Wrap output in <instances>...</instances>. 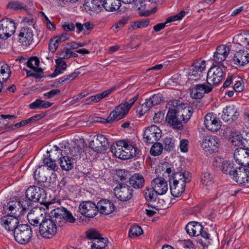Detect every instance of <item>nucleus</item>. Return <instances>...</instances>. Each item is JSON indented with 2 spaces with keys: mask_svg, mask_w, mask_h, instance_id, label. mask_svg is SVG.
Instances as JSON below:
<instances>
[{
  "mask_svg": "<svg viewBox=\"0 0 249 249\" xmlns=\"http://www.w3.org/2000/svg\"><path fill=\"white\" fill-rule=\"evenodd\" d=\"M234 175L233 179L238 184L244 185L249 182V167H240Z\"/></svg>",
  "mask_w": 249,
  "mask_h": 249,
  "instance_id": "obj_21",
  "label": "nucleus"
},
{
  "mask_svg": "<svg viewBox=\"0 0 249 249\" xmlns=\"http://www.w3.org/2000/svg\"><path fill=\"white\" fill-rule=\"evenodd\" d=\"M69 152L70 153V155L73 157H74L77 158H79L81 157V155H82L83 150L82 148L80 147L76 146H74L69 150Z\"/></svg>",
  "mask_w": 249,
  "mask_h": 249,
  "instance_id": "obj_55",
  "label": "nucleus"
},
{
  "mask_svg": "<svg viewBox=\"0 0 249 249\" xmlns=\"http://www.w3.org/2000/svg\"><path fill=\"white\" fill-rule=\"evenodd\" d=\"M224 75L222 68L217 66H213L207 72V83L211 87L216 86L221 82Z\"/></svg>",
  "mask_w": 249,
  "mask_h": 249,
  "instance_id": "obj_9",
  "label": "nucleus"
},
{
  "mask_svg": "<svg viewBox=\"0 0 249 249\" xmlns=\"http://www.w3.org/2000/svg\"><path fill=\"white\" fill-rule=\"evenodd\" d=\"M39 60L36 56L30 57L27 62V67L38 73L42 72L43 70L39 67Z\"/></svg>",
  "mask_w": 249,
  "mask_h": 249,
  "instance_id": "obj_39",
  "label": "nucleus"
},
{
  "mask_svg": "<svg viewBox=\"0 0 249 249\" xmlns=\"http://www.w3.org/2000/svg\"><path fill=\"white\" fill-rule=\"evenodd\" d=\"M96 206L97 212L99 211L101 213L106 215L111 213L115 209V206L112 202L107 199L100 200Z\"/></svg>",
  "mask_w": 249,
  "mask_h": 249,
  "instance_id": "obj_25",
  "label": "nucleus"
},
{
  "mask_svg": "<svg viewBox=\"0 0 249 249\" xmlns=\"http://www.w3.org/2000/svg\"><path fill=\"white\" fill-rule=\"evenodd\" d=\"M222 170L224 173L232 176L233 178L234 174L238 171V168L235 167L232 163L226 162L224 163Z\"/></svg>",
  "mask_w": 249,
  "mask_h": 249,
  "instance_id": "obj_41",
  "label": "nucleus"
},
{
  "mask_svg": "<svg viewBox=\"0 0 249 249\" xmlns=\"http://www.w3.org/2000/svg\"><path fill=\"white\" fill-rule=\"evenodd\" d=\"M129 109L123 103L116 107L112 111L109 116V122H113L115 120H119L124 118L128 113Z\"/></svg>",
  "mask_w": 249,
  "mask_h": 249,
  "instance_id": "obj_22",
  "label": "nucleus"
},
{
  "mask_svg": "<svg viewBox=\"0 0 249 249\" xmlns=\"http://www.w3.org/2000/svg\"><path fill=\"white\" fill-rule=\"evenodd\" d=\"M213 166L222 169L224 165V161L223 159L219 156L214 157L213 159Z\"/></svg>",
  "mask_w": 249,
  "mask_h": 249,
  "instance_id": "obj_56",
  "label": "nucleus"
},
{
  "mask_svg": "<svg viewBox=\"0 0 249 249\" xmlns=\"http://www.w3.org/2000/svg\"><path fill=\"white\" fill-rule=\"evenodd\" d=\"M45 219V215L37 208L31 210L27 214V219L30 225L34 226H40V223Z\"/></svg>",
  "mask_w": 249,
  "mask_h": 249,
  "instance_id": "obj_20",
  "label": "nucleus"
},
{
  "mask_svg": "<svg viewBox=\"0 0 249 249\" xmlns=\"http://www.w3.org/2000/svg\"><path fill=\"white\" fill-rule=\"evenodd\" d=\"M114 194L120 200L126 201L132 197V189L127 185L120 184L114 189Z\"/></svg>",
  "mask_w": 249,
  "mask_h": 249,
  "instance_id": "obj_15",
  "label": "nucleus"
},
{
  "mask_svg": "<svg viewBox=\"0 0 249 249\" xmlns=\"http://www.w3.org/2000/svg\"><path fill=\"white\" fill-rule=\"evenodd\" d=\"M245 134H240L238 132H235L232 135V138L231 140V143L232 145L234 146H238L240 147H244L243 142L244 141Z\"/></svg>",
  "mask_w": 249,
  "mask_h": 249,
  "instance_id": "obj_38",
  "label": "nucleus"
},
{
  "mask_svg": "<svg viewBox=\"0 0 249 249\" xmlns=\"http://www.w3.org/2000/svg\"><path fill=\"white\" fill-rule=\"evenodd\" d=\"M230 52V49L225 45L219 46L213 55V61L215 63H220L224 61Z\"/></svg>",
  "mask_w": 249,
  "mask_h": 249,
  "instance_id": "obj_23",
  "label": "nucleus"
},
{
  "mask_svg": "<svg viewBox=\"0 0 249 249\" xmlns=\"http://www.w3.org/2000/svg\"><path fill=\"white\" fill-rule=\"evenodd\" d=\"M95 140L91 141L89 146L93 151L97 152L105 151L109 146L107 138L103 135L97 134L94 136Z\"/></svg>",
  "mask_w": 249,
  "mask_h": 249,
  "instance_id": "obj_12",
  "label": "nucleus"
},
{
  "mask_svg": "<svg viewBox=\"0 0 249 249\" xmlns=\"http://www.w3.org/2000/svg\"><path fill=\"white\" fill-rule=\"evenodd\" d=\"M158 195V193H157L152 188L145 190L144 192L145 198L146 200L149 201L155 200Z\"/></svg>",
  "mask_w": 249,
  "mask_h": 249,
  "instance_id": "obj_44",
  "label": "nucleus"
},
{
  "mask_svg": "<svg viewBox=\"0 0 249 249\" xmlns=\"http://www.w3.org/2000/svg\"><path fill=\"white\" fill-rule=\"evenodd\" d=\"M152 189L158 193V195L165 194L168 190V185L166 180L162 177L154 178L151 181Z\"/></svg>",
  "mask_w": 249,
  "mask_h": 249,
  "instance_id": "obj_19",
  "label": "nucleus"
},
{
  "mask_svg": "<svg viewBox=\"0 0 249 249\" xmlns=\"http://www.w3.org/2000/svg\"><path fill=\"white\" fill-rule=\"evenodd\" d=\"M34 177L35 179L38 182H44L46 181V177L43 175L40 174V171L36 169L34 173Z\"/></svg>",
  "mask_w": 249,
  "mask_h": 249,
  "instance_id": "obj_60",
  "label": "nucleus"
},
{
  "mask_svg": "<svg viewBox=\"0 0 249 249\" xmlns=\"http://www.w3.org/2000/svg\"><path fill=\"white\" fill-rule=\"evenodd\" d=\"M162 98V95L160 93L152 95L150 98L146 99L142 105V109H144V112H146L152 107L160 104Z\"/></svg>",
  "mask_w": 249,
  "mask_h": 249,
  "instance_id": "obj_30",
  "label": "nucleus"
},
{
  "mask_svg": "<svg viewBox=\"0 0 249 249\" xmlns=\"http://www.w3.org/2000/svg\"><path fill=\"white\" fill-rule=\"evenodd\" d=\"M124 3H131L134 2L136 7L138 9L144 8L145 7V3L144 0H122Z\"/></svg>",
  "mask_w": 249,
  "mask_h": 249,
  "instance_id": "obj_52",
  "label": "nucleus"
},
{
  "mask_svg": "<svg viewBox=\"0 0 249 249\" xmlns=\"http://www.w3.org/2000/svg\"><path fill=\"white\" fill-rule=\"evenodd\" d=\"M80 74V72L77 70H75L74 71L69 75H65L61 78L62 82L69 83L74 79L77 76Z\"/></svg>",
  "mask_w": 249,
  "mask_h": 249,
  "instance_id": "obj_47",
  "label": "nucleus"
},
{
  "mask_svg": "<svg viewBox=\"0 0 249 249\" xmlns=\"http://www.w3.org/2000/svg\"><path fill=\"white\" fill-rule=\"evenodd\" d=\"M127 21L128 19L127 18H123L120 19L113 26V30L115 32L119 31L127 23Z\"/></svg>",
  "mask_w": 249,
  "mask_h": 249,
  "instance_id": "obj_54",
  "label": "nucleus"
},
{
  "mask_svg": "<svg viewBox=\"0 0 249 249\" xmlns=\"http://www.w3.org/2000/svg\"><path fill=\"white\" fill-rule=\"evenodd\" d=\"M163 150L162 144L159 142H154V144L150 149V154L153 156L160 155Z\"/></svg>",
  "mask_w": 249,
  "mask_h": 249,
  "instance_id": "obj_45",
  "label": "nucleus"
},
{
  "mask_svg": "<svg viewBox=\"0 0 249 249\" xmlns=\"http://www.w3.org/2000/svg\"><path fill=\"white\" fill-rule=\"evenodd\" d=\"M149 23V20L148 19L138 20L133 24L132 27L133 28H145L148 26Z\"/></svg>",
  "mask_w": 249,
  "mask_h": 249,
  "instance_id": "obj_59",
  "label": "nucleus"
},
{
  "mask_svg": "<svg viewBox=\"0 0 249 249\" xmlns=\"http://www.w3.org/2000/svg\"><path fill=\"white\" fill-rule=\"evenodd\" d=\"M20 207V203L18 201H11L7 203L5 210L10 214L4 216L0 218V224L8 231H15L18 227V217L23 214L25 212V204Z\"/></svg>",
  "mask_w": 249,
  "mask_h": 249,
  "instance_id": "obj_1",
  "label": "nucleus"
},
{
  "mask_svg": "<svg viewBox=\"0 0 249 249\" xmlns=\"http://www.w3.org/2000/svg\"><path fill=\"white\" fill-rule=\"evenodd\" d=\"M233 157L239 165L247 166L249 165V150L244 147H240L234 151Z\"/></svg>",
  "mask_w": 249,
  "mask_h": 249,
  "instance_id": "obj_17",
  "label": "nucleus"
},
{
  "mask_svg": "<svg viewBox=\"0 0 249 249\" xmlns=\"http://www.w3.org/2000/svg\"><path fill=\"white\" fill-rule=\"evenodd\" d=\"M52 104L45 100L39 99L36 100L29 105L30 108L32 109H43L50 107Z\"/></svg>",
  "mask_w": 249,
  "mask_h": 249,
  "instance_id": "obj_37",
  "label": "nucleus"
},
{
  "mask_svg": "<svg viewBox=\"0 0 249 249\" xmlns=\"http://www.w3.org/2000/svg\"><path fill=\"white\" fill-rule=\"evenodd\" d=\"M129 182L134 188L139 189L143 186L144 179L141 174L136 173L130 178Z\"/></svg>",
  "mask_w": 249,
  "mask_h": 249,
  "instance_id": "obj_35",
  "label": "nucleus"
},
{
  "mask_svg": "<svg viewBox=\"0 0 249 249\" xmlns=\"http://www.w3.org/2000/svg\"><path fill=\"white\" fill-rule=\"evenodd\" d=\"M59 44L61 42H64L67 40H68L70 38V34L67 33H63L60 35L56 36L54 37Z\"/></svg>",
  "mask_w": 249,
  "mask_h": 249,
  "instance_id": "obj_63",
  "label": "nucleus"
},
{
  "mask_svg": "<svg viewBox=\"0 0 249 249\" xmlns=\"http://www.w3.org/2000/svg\"><path fill=\"white\" fill-rule=\"evenodd\" d=\"M102 6L107 11H114L121 6L120 0H104Z\"/></svg>",
  "mask_w": 249,
  "mask_h": 249,
  "instance_id": "obj_36",
  "label": "nucleus"
},
{
  "mask_svg": "<svg viewBox=\"0 0 249 249\" xmlns=\"http://www.w3.org/2000/svg\"><path fill=\"white\" fill-rule=\"evenodd\" d=\"M10 67L4 62H3L2 68L0 72V79L6 81L10 77Z\"/></svg>",
  "mask_w": 249,
  "mask_h": 249,
  "instance_id": "obj_43",
  "label": "nucleus"
},
{
  "mask_svg": "<svg viewBox=\"0 0 249 249\" xmlns=\"http://www.w3.org/2000/svg\"><path fill=\"white\" fill-rule=\"evenodd\" d=\"M174 170L172 164L165 162L157 167L155 170V173L162 175L163 177L166 178L169 177L171 173L173 174L174 173H176Z\"/></svg>",
  "mask_w": 249,
  "mask_h": 249,
  "instance_id": "obj_29",
  "label": "nucleus"
},
{
  "mask_svg": "<svg viewBox=\"0 0 249 249\" xmlns=\"http://www.w3.org/2000/svg\"><path fill=\"white\" fill-rule=\"evenodd\" d=\"M107 240L103 237H101L92 242L91 249H103L106 248Z\"/></svg>",
  "mask_w": 249,
  "mask_h": 249,
  "instance_id": "obj_42",
  "label": "nucleus"
},
{
  "mask_svg": "<svg viewBox=\"0 0 249 249\" xmlns=\"http://www.w3.org/2000/svg\"><path fill=\"white\" fill-rule=\"evenodd\" d=\"M239 113L233 105H230L223 108L222 118L225 122L235 121L238 117Z\"/></svg>",
  "mask_w": 249,
  "mask_h": 249,
  "instance_id": "obj_26",
  "label": "nucleus"
},
{
  "mask_svg": "<svg viewBox=\"0 0 249 249\" xmlns=\"http://www.w3.org/2000/svg\"><path fill=\"white\" fill-rule=\"evenodd\" d=\"M56 65V68L55 69L53 73L51 74L52 77H54L57 75L62 73L61 71H64L67 68V64L65 61L62 59H56L55 60Z\"/></svg>",
  "mask_w": 249,
  "mask_h": 249,
  "instance_id": "obj_40",
  "label": "nucleus"
},
{
  "mask_svg": "<svg viewBox=\"0 0 249 249\" xmlns=\"http://www.w3.org/2000/svg\"><path fill=\"white\" fill-rule=\"evenodd\" d=\"M192 69L195 71H199L201 72L205 70L206 63L204 61H198L193 63Z\"/></svg>",
  "mask_w": 249,
  "mask_h": 249,
  "instance_id": "obj_48",
  "label": "nucleus"
},
{
  "mask_svg": "<svg viewBox=\"0 0 249 249\" xmlns=\"http://www.w3.org/2000/svg\"><path fill=\"white\" fill-rule=\"evenodd\" d=\"M69 149V143L66 141H63L60 142L58 146L54 145L53 149L51 150V152L55 155V156H53V159L55 160L59 158L60 156H63L62 152H66Z\"/></svg>",
  "mask_w": 249,
  "mask_h": 249,
  "instance_id": "obj_33",
  "label": "nucleus"
},
{
  "mask_svg": "<svg viewBox=\"0 0 249 249\" xmlns=\"http://www.w3.org/2000/svg\"><path fill=\"white\" fill-rule=\"evenodd\" d=\"M57 228L55 222L53 219L45 218L40 223L39 233L44 238H50L56 233Z\"/></svg>",
  "mask_w": 249,
  "mask_h": 249,
  "instance_id": "obj_7",
  "label": "nucleus"
},
{
  "mask_svg": "<svg viewBox=\"0 0 249 249\" xmlns=\"http://www.w3.org/2000/svg\"><path fill=\"white\" fill-rule=\"evenodd\" d=\"M93 0H86L84 4V8L85 10L89 13L96 12L95 8H94Z\"/></svg>",
  "mask_w": 249,
  "mask_h": 249,
  "instance_id": "obj_57",
  "label": "nucleus"
},
{
  "mask_svg": "<svg viewBox=\"0 0 249 249\" xmlns=\"http://www.w3.org/2000/svg\"><path fill=\"white\" fill-rule=\"evenodd\" d=\"M200 178L201 183L204 191L208 192L214 188L213 178L210 173H203L201 175Z\"/></svg>",
  "mask_w": 249,
  "mask_h": 249,
  "instance_id": "obj_27",
  "label": "nucleus"
},
{
  "mask_svg": "<svg viewBox=\"0 0 249 249\" xmlns=\"http://www.w3.org/2000/svg\"><path fill=\"white\" fill-rule=\"evenodd\" d=\"M236 36L243 45L249 46V32L238 34Z\"/></svg>",
  "mask_w": 249,
  "mask_h": 249,
  "instance_id": "obj_50",
  "label": "nucleus"
},
{
  "mask_svg": "<svg viewBox=\"0 0 249 249\" xmlns=\"http://www.w3.org/2000/svg\"><path fill=\"white\" fill-rule=\"evenodd\" d=\"M59 164L61 168L65 171H70L73 167V159L68 156H60L59 158Z\"/></svg>",
  "mask_w": 249,
  "mask_h": 249,
  "instance_id": "obj_34",
  "label": "nucleus"
},
{
  "mask_svg": "<svg viewBox=\"0 0 249 249\" xmlns=\"http://www.w3.org/2000/svg\"><path fill=\"white\" fill-rule=\"evenodd\" d=\"M185 14V12L184 11H181L178 14L169 17L165 22L156 24L153 27V29L156 32H159L165 27L166 23L180 20L184 16Z\"/></svg>",
  "mask_w": 249,
  "mask_h": 249,
  "instance_id": "obj_32",
  "label": "nucleus"
},
{
  "mask_svg": "<svg viewBox=\"0 0 249 249\" xmlns=\"http://www.w3.org/2000/svg\"><path fill=\"white\" fill-rule=\"evenodd\" d=\"M62 27L66 32H73L75 30V25L72 23L65 22L62 25Z\"/></svg>",
  "mask_w": 249,
  "mask_h": 249,
  "instance_id": "obj_64",
  "label": "nucleus"
},
{
  "mask_svg": "<svg viewBox=\"0 0 249 249\" xmlns=\"http://www.w3.org/2000/svg\"><path fill=\"white\" fill-rule=\"evenodd\" d=\"M16 24L11 19L4 18L0 20V38L6 39L14 34Z\"/></svg>",
  "mask_w": 249,
  "mask_h": 249,
  "instance_id": "obj_10",
  "label": "nucleus"
},
{
  "mask_svg": "<svg viewBox=\"0 0 249 249\" xmlns=\"http://www.w3.org/2000/svg\"><path fill=\"white\" fill-rule=\"evenodd\" d=\"M220 141L216 136L206 137L201 143V147L205 152L212 153L217 151L220 145Z\"/></svg>",
  "mask_w": 249,
  "mask_h": 249,
  "instance_id": "obj_13",
  "label": "nucleus"
},
{
  "mask_svg": "<svg viewBox=\"0 0 249 249\" xmlns=\"http://www.w3.org/2000/svg\"><path fill=\"white\" fill-rule=\"evenodd\" d=\"M33 40V32L28 27L21 28L18 35V41L22 45L28 46L31 45Z\"/></svg>",
  "mask_w": 249,
  "mask_h": 249,
  "instance_id": "obj_18",
  "label": "nucleus"
},
{
  "mask_svg": "<svg viewBox=\"0 0 249 249\" xmlns=\"http://www.w3.org/2000/svg\"><path fill=\"white\" fill-rule=\"evenodd\" d=\"M233 61L237 65L245 66L249 63V53L247 51H239L235 54Z\"/></svg>",
  "mask_w": 249,
  "mask_h": 249,
  "instance_id": "obj_31",
  "label": "nucleus"
},
{
  "mask_svg": "<svg viewBox=\"0 0 249 249\" xmlns=\"http://www.w3.org/2000/svg\"><path fill=\"white\" fill-rule=\"evenodd\" d=\"M58 44V42L54 38L51 39L49 44V51L52 52H54L56 50Z\"/></svg>",
  "mask_w": 249,
  "mask_h": 249,
  "instance_id": "obj_61",
  "label": "nucleus"
},
{
  "mask_svg": "<svg viewBox=\"0 0 249 249\" xmlns=\"http://www.w3.org/2000/svg\"><path fill=\"white\" fill-rule=\"evenodd\" d=\"M193 113V108L189 106L183 107L177 106L176 107L169 109L166 116V121L174 128L178 130L183 128L182 123L187 122Z\"/></svg>",
  "mask_w": 249,
  "mask_h": 249,
  "instance_id": "obj_2",
  "label": "nucleus"
},
{
  "mask_svg": "<svg viewBox=\"0 0 249 249\" xmlns=\"http://www.w3.org/2000/svg\"><path fill=\"white\" fill-rule=\"evenodd\" d=\"M165 149L167 151H170L175 147L174 139L170 137H166L164 140Z\"/></svg>",
  "mask_w": 249,
  "mask_h": 249,
  "instance_id": "obj_51",
  "label": "nucleus"
},
{
  "mask_svg": "<svg viewBox=\"0 0 249 249\" xmlns=\"http://www.w3.org/2000/svg\"><path fill=\"white\" fill-rule=\"evenodd\" d=\"M189 142L186 139L180 141L179 149L181 152L185 153L188 151Z\"/></svg>",
  "mask_w": 249,
  "mask_h": 249,
  "instance_id": "obj_62",
  "label": "nucleus"
},
{
  "mask_svg": "<svg viewBox=\"0 0 249 249\" xmlns=\"http://www.w3.org/2000/svg\"><path fill=\"white\" fill-rule=\"evenodd\" d=\"M79 212L88 217H93L97 214L96 205L89 201H83L80 203L78 208Z\"/></svg>",
  "mask_w": 249,
  "mask_h": 249,
  "instance_id": "obj_16",
  "label": "nucleus"
},
{
  "mask_svg": "<svg viewBox=\"0 0 249 249\" xmlns=\"http://www.w3.org/2000/svg\"><path fill=\"white\" fill-rule=\"evenodd\" d=\"M142 233V229L138 226H133L129 230V236L131 238H134L139 236Z\"/></svg>",
  "mask_w": 249,
  "mask_h": 249,
  "instance_id": "obj_46",
  "label": "nucleus"
},
{
  "mask_svg": "<svg viewBox=\"0 0 249 249\" xmlns=\"http://www.w3.org/2000/svg\"><path fill=\"white\" fill-rule=\"evenodd\" d=\"M111 151L116 157L127 160L137 155V149L127 140H120L111 146Z\"/></svg>",
  "mask_w": 249,
  "mask_h": 249,
  "instance_id": "obj_3",
  "label": "nucleus"
},
{
  "mask_svg": "<svg viewBox=\"0 0 249 249\" xmlns=\"http://www.w3.org/2000/svg\"><path fill=\"white\" fill-rule=\"evenodd\" d=\"M161 137V130L156 125H151L144 130L143 135L144 141L147 143H153Z\"/></svg>",
  "mask_w": 249,
  "mask_h": 249,
  "instance_id": "obj_11",
  "label": "nucleus"
},
{
  "mask_svg": "<svg viewBox=\"0 0 249 249\" xmlns=\"http://www.w3.org/2000/svg\"><path fill=\"white\" fill-rule=\"evenodd\" d=\"M170 183L171 195L174 197L180 196L185 190V184L191 181V174L188 172L174 173Z\"/></svg>",
  "mask_w": 249,
  "mask_h": 249,
  "instance_id": "obj_4",
  "label": "nucleus"
},
{
  "mask_svg": "<svg viewBox=\"0 0 249 249\" xmlns=\"http://www.w3.org/2000/svg\"><path fill=\"white\" fill-rule=\"evenodd\" d=\"M25 196V199L18 201V202L20 203V207L23 206V205H21V203H25V211L29 206L32 205V202H39L40 203H45L46 202L44 191L40 187L30 186L26 190Z\"/></svg>",
  "mask_w": 249,
  "mask_h": 249,
  "instance_id": "obj_5",
  "label": "nucleus"
},
{
  "mask_svg": "<svg viewBox=\"0 0 249 249\" xmlns=\"http://www.w3.org/2000/svg\"><path fill=\"white\" fill-rule=\"evenodd\" d=\"M49 214V218L53 219L55 223L60 222L62 219L70 223H73L75 220L72 213L64 208L54 209L50 212Z\"/></svg>",
  "mask_w": 249,
  "mask_h": 249,
  "instance_id": "obj_8",
  "label": "nucleus"
},
{
  "mask_svg": "<svg viewBox=\"0 0 249 249\" xmlns=\"http://www.w3.org/2000/svg\"><path fill=\"white\" fill-rule=\"evenodd\" d=\"M222 122L216 115L213 113H209L204 118V125L209 131L215 132L218 131L221 127Z\"/></svg>",
  "mask_w": 249,
  "mask_h": 249,
  "instance_id": "obj_14",
  "label": "nucleus"
},
{
  "mask_svg": "<svg viewBox=\"0 0 249 249\" xmlns=\"http://www.w3.org/2000/svg\"><path fill=\"white\" fill-rule=\"evenodd\" d=\"M53 156L50 155L49 158H44L43 160L44 164L48 167L51 170H55L56 168V165L54 160L51 158V157H53Z\"/></svg>",
  "mask_w": 249,
  "mask_h": 249,
  "instance_id": "obj_49",
  "label": "nucleus"
},
{
  "mask_svg": "<svg viewBox=\"0 0 249 249\" xmlns=\"http://www.w3.org/2000/svg\"><path fill=\"white\" fill-rule=\"evenodd\" d=\"M202 72L199 71H196L191 68L189 71L188 74L190 76V79L193 80H197L202 76Z\"/></svg>",
  "mask_w": 249,
  "mask_h": 249,
  "instance_id": "obj_58",
  "label": "nucleus"
},
{
  "mask_svg": "<svg viewBox=\"0 0 249 249\" xmlns=\"http://www.w3.org/2000/svg\"><path fill=\"white\" fill-rule=\"evenodd\" d=\"M86 234L89 239L93 240L92 241H94V240L101 237L100 233L94 229L88 230L86 232Z\"/></svg>",
  "mask_w": 249,
  "mask_h": 249,
  "instance_id": "obj_53",
  "label": "nucleus"
},
{
  "mask_svg": "<svg viewBox=\"0 0 249 249\" xmlns=\"http://www.w3.org/2000/svg\"><path fill=\"white\" fill-rule=\"evenodd\" d=\"M32 234L31 228L26 224L18 225L14 231L15 240L18 243L22 245L29 243L31 240Z\"/></svg>",
  "mask_w": 249,
  "mask_h": 249,
  "instance_id": "obj_6",
  "label": "nucleus"
},
{
  "mask_svg": "<svg viewBox=\"0 0 249 249\" xmlns=\"http://www.w3.org/2000/svg\"><path fill=\"white\" fill-rule=\"evenodd\" d=\"M203 230V227L198 222L191 221L186 226V232L190 236H197L201 234V231Z\"/></svg>",
  "mask_w": 249,
  "mask_h": 249,
  "instance_id": "obj_28",
  "label": "nucleus"
},
{
  "mask_svg": "<svg viewBox=\"0 0 249 249\" xmlns=\"http://www.w3.org/2000/svg\"><path fill=\"white\" fill-rule=\"evenodd\" d=\"M213 87L205 84L196 85L192 89L190 96L194 99H199L203 97L204 94L212 91Z\"/></svg>",
  "mask_w": 249,
  "mask_h": 249,
  "instance_id": "obj_24",
  "label": "nucleus"
}]
</instances>
